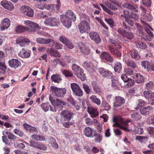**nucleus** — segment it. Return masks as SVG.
Instances as JSON below:
<instances>
[{
    "instance_id": "f257e3e1",
    "label": "nucleus",
    "mask_w": 154,
    "mask_h": 154,
    "mask_svg": "<svg viewBox=\"0 0 154 154\" xmlns=\"http://www.w3.org/2000/svg\"><path fill=\"white\" fill-rule=\"evenodd\" d=\"M49 100L51 104L54 106V107L51 106H50V110L52 112H56L57 110L55 107H61L63 106H65L66 105V103L62 100H60L57 98L55 100L54 98L50 96L49 97Z\"/></svg>"
},
{
    "instance_id": "f03ea898",
    "label": "nucleus",
    "mask_w": 154,
    "mask_h": 154,
    "mask_svg": "<svg viewBox=\"0 0 154 154\" xmlns=\"http://www.w3.org/2000/svg\"><path fill=\"white\" fill-rule=\"evenodd\" d=\"M113 122L114 123L112 125L113 127H119L125 131H130L127 127H124L121 125V123H122L126 126L128 125V123L126 121L124 122L123 120L121 117L119 116L114 117L113 119Z\"/></svg>"
},
{
    "instance_id": "7ed1b4c3",
    "label": "nucleus",
    "mask_w": 154,
    "mask_h": 154,
    "mask_svg": "<svg viewBox=\"0 0 154 154\" xmlns=\"http://www.w3.org/2000/svg\"><path fill=\"white\" fill-rule=\"evenodd\" d=\"M72 68L74 74L82 80L85 79V76L84 75V70L78 65L73 64Z\"/></svg>"
},
{
    "instance_id": "20e7f679",
    "label": "nucleus",
    "mask_w": 154,
    "mask_h": 154,
    "mask_svg": "<svg viewBox=\"0 0 154 154\" xmlns=\"http://www.w3.org/2000/svg\"><path fill=\"white\" fill-rule=\"evenodd\" d=\"M53 93L57 97H63L66 94V89L65 88H58L53 86L51 87Z\"/></svg>"
},
{
    "instance_id": "39448f33",
    "label": "nucleus",
    "mask_w": 154,
    "mask_h": 154,
    "mask_svg": "<svg viewBox=\"0 0 154 154\" xmlns=\"http://www.w3.org/2000/svg\"><path fill=\"white\" fill-rule=\"evenodd\" d=\"M74 113L68 110L62 111L60 114L61 117L65 121H69L73 118Z\"/></svg>"
},
{
    "instance_id": "423d86ee",
    "label": "nucleus",
    "mask_w": 154,
    "mask_h": 154,
    "mask_svg": "<svg viewBox=\"0 0 154 154\" xmlns=\"http://www.w3.org/2000/svg\"><path fill=\"white\" fill-rule=\"evenodd\" d=\"M80 32L82 33L87 32L90 30V27L89 23L85 20H82L79 25Z\"/></svg>"
},
{
    "instance_id": "0eeeda50",
    "label": "nucleus",
    "mask_w": 154,
    "mask_h": 154,
    "mask_svg": "<svg viewBox=\"0 0 154 154\" xmlns=\"http://www.w3.org/2000/svg\"><path fill=\"white\" fill-rule=\"evenodd\" d=\"M71 88L74 94L78 97H82L83 95V91L79 85L76 83L71 84Z\"/></svg>"
},
{
    "instance_id": "6e6552de",
    "label": "nucleus",
    "mask_w": 154,
    "mask_h": 154,
    "mask_svg": "<svg viewBox=\"0 0 154 154\" xmlns=\"http://www.w3.org/2000/svg\"><path fill=\"white\" fill-rule=\"evenodd\" d=\"M98 72L102 77L107 79H112L114 77L112 76V73L108 69L103 68H100L98 69Z\"/></svg>"
},
{
    "instance_id": "1a4fd4ad",
    "label": "nucleus",
    "mask_w": 154,
    "mask_h": 154,
    "mask_svg": "<svg viewBox=\"0 0 154 154\" xmlns=\"http://www.w3.org/2000/svg\"><path fill=\"white\" fill-rule=\"evenodd\" d=\"M44 23L46 26H54L58 25L60 22L56 18L52 17L47 18L45 20Z\"/></svg>"
},
{
    "instance_id": "9d476101",
    "label": "nucleus",
    "mask_w": 154,
    "mask_h": 154,
    "mask_svg": "<svg viewBox=\"0 0 154 154\" xmlns=\"http://www.w3.org/2000/svg\"><path fill=\"white\" fill-rule=\"evenodd\" d=\"M78 47L81 52L83 54L87 55L90 52V48L86 44H84L82 43H80L78 45Z\"/></svg>"
},
{
    "instance_id": "9b49d317",
    "label": "nucleus",
    "mask_w": 154,
    "mask_h": 154,
    "mask_svg": "<svg viewBox=\"0 0 154 154\" xmlns=\"http://www.w3.org/2000/svg\"><path fill=\"white\" fill-rule=\"evenodd\" d=\"M60 21L62 24L67 28H69L71 26V20L68 18L66 16L61 15Z\"/></svg>"
},
{
    "instance_id": "f8f14e48",
    "label": "nucleus",
    "mask_w": 154,
    "mask_h": 154,
    "mask_svg": "<svg viewBox=\"0 0 154 154\" xmlns=\"http://www.w3.org/2000/svg\"><path fill=\"white\" fill-rule=\"evenodd\" d=\"M11 24V22L10 20L7 18H5L2 21L0 24V30L1 31H4L6 29H7Z\"/></svg>"
},
{
    "instance_id": "ddd939ff",
    "label": "nucleus",
    "mask_w": 154,
    "mask_h": 154,
    "mask_svg": "<svg viewBox=\"0 0 154 154\" xmlns=\"http://www.w3.org/2000/svg\"><path fill=\"white\" fill-rule=\"evenodd\" d=\"M94 130L93 128L88 127L85 128L83 130V134L86 137H93Z\"/></svg>"
},
{
    "instance_id": "4468645a",
    "label": "nucleus",
    "mask_w": 154,
    "mask_h": 154,
    "mask_svg": "<svg viewBox=\"0 0 154 154\" xmlns=\"http://www.w3.org/2000/svg\"><path fill=\"white\" fill-rule=\"evenodd\" d=\"M0 4L4 8L9 11H12L14 9L13 4L9 1L6 0L2 1L0 2Z\"/></svg>"
},
{
    "instance_id": "2eb2a0df",
    "label": "nucleus",
    "mask_w": 154,
    "mask_h": 154,
    "mask_svg": "<svg viewBox=\"0 0 154 154\" xmlns=\"http://www.w3.org/2000/svg\"><path fill=\"white\" fill-rule=\"evenodd\" d=\"M100 57L101 59L107 62L112 63L113 60V57L107 52L102 53L100 55Z\"/></svg>"
},
{
    "instance_id": "dca6fc26",
    "label": "nucleus",
    "mask_w": 154,
    "mask_h": 154,
    "mask_svg": "<svg viewBox=\"0 0 154 154\" xmlns=\"http://www.w3.org/2000/svg\"><path fill=\"white\" fill-rule=\"evenodd\" d=\"M8 63L10 67L15 69L20 66L21 65L20 61L17 59H12L9 61Z\"/></svg>"
},
{
    "instance_id": "f3484780",
    "label": "nucleus",
    "mask_w": 154,
    "mask_h": 154,
    "mask_svg": "<svg viewBox=\"0 0 154 154\" xmlns=\"http://www.w3.org/2000/svg\"><path fill=\"white\" fill-rule=\"evenodd\" d=\"M90 38L97 44L100 43L101 39L99 36V34L96 32H91L89 33Z\"/></svg>"
},
{
    "instance_id": "a211bd4d",
    "label": "nucleus",
    "mask_w": 154,
    "mask_h": 154,
    "mask_svg": "<svg viewBox=\"0 0 154 154\" xmlns=\"http://www.w3.org/2000/svg\"><path fill=\"white\" fill-rule=\"evenodd\" d=\"M115 99L116 100L114 103V106L115 107L121 106L125 103L124 99L120 97L116 96L115 97Z\"/></svg>"
},
{
    "instance_id": "6ab92c4d",
    "label": "nucleus",
    "mask_w": 154,
    "mask_h": 154,
    "mask_svg": "<svg viewBox=\"0 0 154 154\" xmlns=\"http://www.w3.org/2000/svg\"><path fill=\"white\" fill-rule=\"evenodd\" d=\"M153 108L150 106L145 107H143L140 109V113L143 115H146L149 114L153 111Z\"/></svg>"
},
{
    "instance_id": "aec40b11",
    "label": "nucleus",
    "mask_w": 154,
    "mask_h": 154,
    "mask_svg": "<svg viewBox=\"0 0 154 154\" xmlns=\"http://www.w3.org/2000/svg\"><path fill=\"white\" fill-rule=\"evenodd\" d=\"M29 42V39L23 37H20L17 38L16 40L17 44L20 45L21 46H23Z\"/></svg>"
},
{
    "instance_id": "412c9836",
    "label": "nucleus",
    "mask_w": 154,
    "mask_h": 154,
    "mask_svg": "<svg viewBox=\"0 0 154 154\" xmlns=\"http://www.w3.org/2000/svg\"><path fill=\"white\" fill-rule=\"evenodd\" d=\"M37 42L39 44H48L51 42L54 43V41L51 39L38 38L36 39Z\"/></svg>"
},
{
    "instance_id": "4be33fe9",
    "label": "nucleus",
    "mask_w": 154,
    "mask_h": 154,
    "mask_svg": "<svg viewBox=\"0 0 154 154\" xmlns=\"http://www.w3.org/2000/svg\"><path fill=\"white\" fill-rule=\"evenodd\" d=\"M108 48L111 53L116 56L120 58L121 56V52L119 51L114 49L111 46H108Z\"/></svg>"
},
{
    "instance_id": "5701e85b",
    "label": "nucleus",
    "mask_w": 154,
    "mask_h": 154,
    "mask_svg": "<svg viewBox=\"0 0 154 154\" xmlns=\"http://www.w3.org/2000/svg\"><path fill=\"white\" fill-rule=\"evenodd\" d=\"M63 16H66V17L71 20H72L73 21H75L76 20L75 15L71 10H69L66 13L65 15H63Z\"/></svg>"
},
{
    "instance_id": "b1692460",
    "label": "nucleus",
    "mask_w": 154,
    "mask_h": 154,
    "mask_svg": "<svg viewBox=\"0 0 154 154\" xmlns=\"http://www.w3.org/2000/svg\"><path fill=\"white\" fill-rule=\"evenodd\" d=\"M88 112L91 115V117L92 118H95L99 115L98 111L95 109L91 107H88Z\"/></svg>"
},
{
    "instance_id": "393cba45",
    "label": "nucleus",
    "mask_w": 154,
    "mask_h": 154,
    "mask_svg": "<svg viewBox=\"0 0 154 154\" xmlns=\"http://www.w3.org/2000/svg\"><path fill=\"white\" fill-rule=\"evenodd\" d=\"M41 27L37 24L29 21V32H34L35 31V29H40Z\"/></svg>"
},
{
    "instance_id": "a878e982",
    "label": "nucleus",
    "mask_w": 154,
    "mask_h": 154,
    "mask_svg": "<svg viewBox=\"0 0 154 154\" xmlns=\"http://www.w3.org/2000/svg\"><path fill=\"white\" fill-rule=\"evenodd\" d=\"M130 55L132 58L137 60L140 58L138 51L136 50L133 49L130 51Z\"/></svg>"
},
{
    "instance_id": "bb28decb",
    "label": "nucleus",
    "mask_w": 154,
    "mask_h": 154,
    "mask_svg": "<svg viewBox=\"0 0 154 154\" xmlns=\"http://www.w3.org/2000/svg\"><path fill=\"white\" fill-rule=\"evenodd\" d=\"M135 80L137 83L141 84L144 82V78L140 74L137 73L136 75Z\"/></svg>"
},
{
    "instance_id": "cd10ccee",
    "label": "nucleus",
    "mask_w": 154,
    "mask_h": 154,
    "mask_svg": "<svg viewBox=\"0 0 154 154\" xmlns=\"http://www.w3.org/2000/svg\"><path fill=\"white\" fill-rule=\"evenodd\" d=\"M123 60L125 62L128 66L132 68H135L136 67V64L132 60H127L123 59Z\"/></svg>"
},
{
    "instance_id": "c85d7f7f",
    "label": "nucleus",
    "mask_w": 154,
    "mask_h": 154,
    "mask_svg": "<svg viewBox=\"0 0 154 154\" xmlns=\"http://www.w3.org/2000/svg\"><path fill=\"white\" fill-rule=\"evenodd\" d=\"M114 69L116 72L120 73L122 69V65L121 63L119 62H116L114 65Z\"/></svg>"
},
{
    "instance_id": "c756f323",
    "label": "nucleus",
    "mask_w": 154,
    "mask_h": 154,
    "mask_svg": "<svg viewBox=\"0 0 154 154\" xmlns=\"http://www.w3.org/2000/svg\"><path fill=\"white\" fill-rule=\"evenodd\" d=\"M52 80L55 83H59L62 80L61 77L57 74H54L51 76Z\"/></svg>"
},
{
    "instance_id": "7c9ffc66",
    "label": "nucleus",
    "mask_w": 154,
    "mask_h": 154,
    "mask_svg": "<svg viewBox=\"0 0 154 154\" xmlns=\"http://www.w3.org/2000/svg\"><path fill=\"white\" fill-rule=\"evenodd\" d=\"M135 44L137 48L142 49H145L147 48V46L146 43L140 41L135 42Z\"/></svg>"
},
{
    "instance_id": "2f4dec72",
    "label": "nucleus",
    "mask_w": 154,
    "mask_h": 154,
    "mask_svg": "<svg viewBox=\"0 0 154 154\" xmlns=\"http://www.w3.org/2000/svg\"><path fill=\"white\" fill-rule=\"evenodd\" d=\"M150 65V63L147 60L143 61L141 62V66L148 72L149 71Z\"/></svg>"
},
{
    "instance_id": "473e14b6",
    "label": "nucleus",
    "mask_w": 154,
    "mask_h": 154,
    "mask_svg": "<svg viewBox=\"0 0 154 154\" xmlns=\"http://www.w3.org/2000/svg\"><path fill=\"white\" fill-rule=\"evenodd\" d=\"M154 94V93L150 91H144L143 93V95L144 97L148 100H150Z\"/></svg>"
},
{
    "instance_id": "72a5a7b5",
    "label": "nucleus",
    "mask_w": 154,
    "mask_h": 154,
    "mask_svg": "<svg viewBox=\"0 0 154 154\" xmlns=\"http://www.w3.org/2000/svg\"><path fill=\"white\" fill-rule=\"evenodd\" d=\"M21 11L24 15H26L29 17V7L27 5H24L22 6Z\"/></svg>"
},
{
    "instance_id": "f704fd0d",
    "label": "nucleus",
    "mask_w": 154,
    "mask_h": 154,
    "mask_svg": "<svg viewBox=\"0 0 154 154\" xmlns=\"http://www.w3.org/2000/svg\"><path fill=\"white\" fill-rule=\"evenodd\" d=\"M142 17L146 21L149 22H150L152 21L153 18L152 15L147 13H144Z\"/></svg>"
},
{
    "instance_id": "c9c22d12",
    "label": "nucleus",
    "mask_w": 154,
    "mask_h": 154,
    "mask_svg": "<svg viewBox=\"0 0 154 154\" xmlns=\"http://www.w3.org/2000/svg\"><path fill=\"white\" fill-rule=\"evenodd\" d=\"M49 54L51 56L54 57H60V54L58 52L53 48L50 49L49 51Z\"/></svg>"
},
{
    "instance_id": "e433bc0d",
    "label": "nucleus",
    "mask_w": 154,
    "mask_h": 154,
    "mask_svg": "<svg viewBox=\"0 0 154 154\" xmlns=\"http://www.w3.org/2000/svg\"><path fill=\"white\" fill-rule=\"evenodd\" d=\"M90 99L94 103H96L97 105H100L101 104L100 100L95 96L93 95L90 97Z\"/></svg>"
},
{
    "instance_id": "4c0bfd02",
    "label": "nucleus",
    "mask_w": 154,
    "mask_h": 154,
    "mask_svg": "<svg viewBox=\"0 0 154 154\" xmlns=\"http://www.w3.org/2000/svg\"><path fill=\"white\" fill-rule=\"evenodd\" d=\"M29 30V28L27 27H24L21 26H19L17 27L16 29V32L20 33L25 31Z\"/></svg>"
},
{
    "instance_id": "58836bf2",
    "label": "nucleus",
    "mask_w": 154,
    "mask_h": 154,
    "mask_svg": "<svg viewBox=\"0 0 154 154\" xmlns=\"http://www.w3.org/2000/svg\"><path fill=\"white\" fill-rule=\"evenodd\" d=\"M68 100L70 103L74 107L76 110H79L80 109V106L76 103L75 100L72 98H70L68 99Z\"/></svg>"
},
{
    "instance_id": "ea45409f",
    "label": "nucleus",
    "mask_w": 154,
    "mask_h": 154,
    "mask_svg": "<svg viewBox=\"0 0 154 154\" xmlns=\"http://www.w3.org/2000/svg\"><path fill=\"white\" fill-rule=\"evenodd\" d=\"M134 131L135 133L139 134H141L143 132L142 128H141L140 126H137L136 125H134Z\"/></svg>"
},
{
    "instance_id": "a19ab883",
    "label": "nucleus",
    "mask_w": 154,
    "mask_h": 154,
    "mask_svg": "<svg viewBox=\"0 0 154 154\" xmlns=\"http://www.w3.org/2000/svg\"><path fill=\"white\" fill-rule=\"evenodd\" d=\"M134 35L132 32H127L126 31L124 35L123 36L124 38H126L129 40L132 39L134 38Z\"/></svg>"
},
{
    "instance_id": "79ce46f5",
    "label": "nucleus",
    "mask_w": 154,
    "mask_h": 154,
    "mask_svg": "<svg viewBox=\"0 0 154 154\" xmlns=\"http://www.w3.org/2000/svg\"><path fill=\"white\" fill-rule=\"evenodd\" d=\"M49 139L50 143L52 146L54 148L57 149L58 148V145L56 142L55 139L52 137H50Z\"/></svg>"
},
{
    "instance_id": "37998d69",
    "label": "nucleus",
    "mask_w": 154,
    "mask_h": 154,
    "mask_svg": "<svg viewBox=\"0 0 154 154\" xmlns=\"http://www.w3.org/2000/svg\"><path fill=\"white\" fill-rule=\"evenodd\" d=\"M96 137L95 138L94 140L96 142H100L102 139V136L100 134L95 133L94 134V137Z\"/></svg>"
},
{
    "instance_id": "c03bdc74",
    "label": "nucleus",
    "mask_w": 154,
    "mask_h": 154,
    "mask_svg": "<svg viewBox=\"0 0 154 154\" xmlns=\"http://www.w3.org/2000/svg\"><path fill=\"white\" fill-rule=\"evenodd\" d=\"M100 5L102 8L103 10L109 14L112 15L113 14V12L104 6L103 4H100Z\"/></svg>"
},
{
    "instance_id": "a18cd8bd",
    "label": "nucleus",
    "mask_w": 154,
    "mask_h": 154,
    "mask_svg": "<svg viewBox=\"0 0 154 154\" xmlns=\"http://www.w3.org/2000/svg\"><path fill=\"white\" fill-rule=\"evenodd\" d=\"M131 118L134 120H139L141 118V116L137 112H134L131 115Z\"/></svg>"
},
{
    "instance_id": "49530a36",
    "label": "nucleus",
    "mask_w": 154,
    "mask_h": 154,
    "mask_svg": "<svg viewBox=\"0 0 154 154\" xmlns=\"http://www.w3.org/2000/svg\"><path fill=\"white\" fill-rule=\"evenodd\" d=\"M61 72L62 74L66 77H72L73 75L71 72L67 70H62Z\"/></svg>"
},
{
    "instance_id": "de8ad7c7",
    "label": "nucleus",
    "mask_w": 154,
    "mask_h": 154,
    "mask_svg": "<svg viewBox=\"0 0 154 154\" xmlns=\"http://www.w3.org/2000/svg\"><path fill=\"white\" fill-rule=\"evenodd\" d=\"M23 50L20 51L19 53V56L23 58H27L29 57V53L27 51H24Z\"/></svg>"
},
{
    "instance_id": "09e8293b",
    "label": "nucleus",
    "mask_w": 154,
    "mask_h": 154,
    "mask_svg": "<svg viewBox=\"0 0 154 154\" xmlns=\"http://www.w3.org/2000/svg\"><path fill=\"white\" fill-rule=\"evenodd\" d=\"M83 88L87 94H90L91 91V89L89 88L88 85L83 84Z\"/></svg>"
},
{
    "instance_id": "8fccbe9b",
    "label": "nucleus",
    "mask_w": 154,
    "mask_h": 154,
    "mask_svg": "<svg viewBox=\"0 0 154 154\" xmlns=\"http://www.w3.org/2000/svg\"><path fill=\"white\" fill-rule=\"evenodd\" d=\"M153 85V83L152 81H149L146 84L145 88L147 90L151 89L152 88Z\"/></svg>"
},
{
    "instance_id": "3c124183",
    "label": "nucleus",
    "mask_w": 154,
    "mask_h": 154,
    "mask_svg": "<svg viewBox=\"0 0 154 154\" xmlns=\"http://www.w3.org/2000/svg\"><path fill=\"white\" fill-rule=\"evenodd\" d=\"M7 68L3 63L0 62V73H4L5 72Z\"/></svg>"
},
{
    "instance_id": "603ef678",
    "label": "nucleus",
    "mask_w": 154,
    "mask_h": 154,
    "mask_svg": "<svg viewBox=\"0 0 154 154\" xmlns=\"http://www.w3.org/2000/svg\"><path fill=\"white\" fill-rule=\"evenodd\" d=\"M6 134L7 135L8 138L9 139L15 140L17 138L16 136L8 131H6Z\"/></svg>"
},
{
    "instance_id": "864d4df0",
    "label": "nucleus",
    "mask_w": 154,
    "mask_h": 154,
    "mask_svg": "<svg viewBox=\"0 0 154 154\" xmlns=\"http://www.w3.org/2000/svg\"><path fill=\"white\" fill-rule=\"evenodd\" d=\"M126 83H127L126 85L129 87L132 86L135 83L134 80L131 78H128Z\"/></svg>"
},
{
    "instance_id": "5fc2aeb1",
    "label": "nucleus",
    "mask_w": 154,
    "mask_h": 154,
    "mask_svg": "<svg viewBox=\"0 0 154 154\" xmlns=\"http://www.w3.org/2000/svg\"><path fill=\"white\" fill-rule=\"evenodd\" d=\"M124 72L125 74L132 75L134 73V71L131 69L127 68L124 69Z\"/></svg>"
},
{
    "instance_id": "6e6d98bb",
    "label": "nucleus",
    "mask_w": 154,
    "mask_h": 154,
    "mask_svg": "<svg viewBox=\"0 0 154 154\" xmlns=\"http://www.w3.org/2000/svg\"><path fill=\"white\" fill-rule=\"evenodd\" d=\"M142 4L146 7H150L151 6V1L150 0H141Z\"/></svg>"
},
{
    "instance_id": "4d7b16f0",
    "label": "nucleus",
    "mask_w": 154,
    "mask_h": 154,
    "mask_svg": "<svg viewBox=\"0 0 154 154\" xmlns=\"http://www.w3.org/2000/svg\"><path fill=\"white\" fill-rule=\"evenodd\" d=\"M114 77L112 79V86L113 88L115 89H118V82L117 80H114Z\"/></svg>"
},
{
    "instance_id": "13d9d810",
    "label": "nucleus",
    "mask_w": 154,
    "mask_h": 154,
    "mask_svg": "<svg viewBox=\"0 0 154 154\" xmlns=\"http://www.w3.org/2000/svg\"><path fill=\"white\" fill-rule=\"evenodd\" d=\"M14 132L16 134L18 135L20 137H22L24 135V133L21 130L15 129L14 130Z\"/></svg>"
},
{
    "instance_id": "bf43d9fd",
    "label": "nucleus",
    "mask_w": 154,
    "mask_h": 154,
    "mask_svg": "<svg viewBox=\"0 0 154 154\" xmlns=\"http://www.w3.org/2000/svg\"><path fill=\"white\" fill-rule=\"evenodd\" d=\"M125 19L128 24L132 26H134V22L132 20L129 19L128 17L125 16Z\"/></svg>"
},
{
    "instance_id": "052dcab7",
    "label": "nucleus",
    "mask_w": 154,
    "mask_h": 154,
    "mask_svg": "<svg viewBox=\"0 0 154 154\" xmlns=\"http://www.w3.org/2000/svg\"><path fill=\"white\" fill-rule=\"evenodd\" d=\"M123 14H122L120 15V17L121 19H122L123 18H125V17H128V16L129 15L130 12L126 10H124L122 12Z\"/></svg>"
},
{
    "instance_id": "680f3d73",
    "label": "nucleus",
    "mask_w": 154,
    "mask_h": 154,
    "mask_svg": "<svg viewBox=\"0 0 154 154\" xmlns=\"http://www.w3.org/2000/svg\"><path fill=\"white\" fill-rule=\"evenodd\" d=\"M59 40L62 43L65 45L69 42V40L66 38L64 36L61 35L59 38Z\"/></svg>"
},
{
    "instance_id": "e2e57ef3",
    "label": "nucleus",
    "mask_w": 154,
    "mask_h": 154,
    "mask_svg": "<svg viewBox=\"0 0 154 154\" xmlns=\"http://www.w3.org/2000/svg\"><path fill=\"white\" fill-rule=\"evenodd\" d=\"M135 25L136 26L138 31L142 35H143L144 32L142 30L143 29L142 26H140L139 23H135Z\"/></svg>"
},
{
    "instance_id": "0e129e2a",
    "label": "nucleus",
    "mask_w": 154,
    "mask_h": 154,
    "mask_svg": "<svg viewBox=\"0 0 154 154\" xmlns=\"http://www.w3.org/2000/svg\"><path fill=\"white\" fill-rule=\"evenodd\" d=\"M127 8L135 12H137L138 11V10L137 9L138 7H137L136 8L132 5H128L127 6Z\"/></svg>"
},
{
    "instance_id": "69168bd1",
    "label": "nucleus",
    "mask_w": 154,
    "mask_h": 154,
    "mask_svg": "<svg viewBox=\"0 0 154 154\" xmlns=\"http://www.w3.org/2000/svg\"><path fill=\"white\" fill-rule=\"evenodd\" d=\"M105 21L109 25V26L112 27L114 26V22L112 19L111 18H105Z\"/></svg>"
},
{
    "instance_id": "338daca9",
    "label": "nucleus",
    "mask_w": 154,
    "mask_h": 154,
    "mask_svg": "<svg viewBox=\"0 0 154 154\" xmlns=\"http://www.w3.org/2000/svg\"><path fill=\"white\" fill-rule=\"evenodd\" d=\"M130 16L131 18L136 21L138 20L139 19L138 16L136 14L134 13L133 12H131Z\"/></svg>"
},
{
    "instance_id": "774afa93",
    "label": "nucleus",
    "mask_w": 154,
    "mask_h": 154,
    "mask_svg": "<svg viewBox=\"0 0 154 154\" xmlns=\"http://www.w3.org/2000/svg\"><path fill=\"white\" fill-rule=\"evenodd\" d=\"M53 43L54 44L53 46L56 49H60L62 48L63 45L61 44L54 42V43Z\"/></svg>"
}]
</instances>
